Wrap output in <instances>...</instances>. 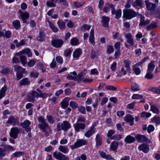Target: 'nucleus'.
I'll use <instances>...</instances> for the list:
<instances>
[{"label": "nucleus", "mask_w": 160, "mask_h": 160, "mask_svg": "<svg viewBox=\"0 0 160 160\" xmlns=\"http://www.w3.org/2000/svg\"><path fill=\"white\" fill-rule=\"evenodd\" d=\"M151 115V114L150 112H144L141 113V116L142 118H148Z\"/></svg>", "instance_id": "603ef678"}, {"label": "nucleus", "mask_w": 160, "mask_h": 160, "mask_svg": "<svg viewBox=\"0 0 160 160\" xmlns=\"http://www.w3.org/2000/svg\"><path fill=\"white\" fill-rule=\"evenodd\" d=\"M7 123L12 124L13 126L18 125L19 124L18 120L13 116L10 117L7 121Z\"/></svg>", "instance_id": "2eb2a0df"}, {"label": "nucleus", "mask_w": 160, "mask_h": 160, "mask_svg": "<svg viewBox=\"0 0 160 160\" xmlns=\"http://www.w3.org/2000/svg\"><path fill=\"white\" fill-rule=\"evenodd\" d=\"M14 69L17 72H20L23 73L25 71V69L22 67L18 65H15L14 66Z\"/></svg>", "instance_id": "473e14b6"}, {"label": "nucleus", "mask_w": 160, "mask_h": 160, "mask_svg": "<svg viewBox=\"0 0 160 160\" xmlns=\"http://www.w3.org/2000/svg\"><path fill=\"white\" fill-rule=\"evenodd\" d=\"M124 66L126 68L127 70L128 71H130L131 70V68L130 66V64L131 62L130 61L125 60L123 61Z\"/></svg>", "instance_id": "f704fd0d"}, {"label": "nucleus", "mask_w": 160, "mask_h": 160, "mask_svg": "<svg viewBox=\"0 0 160 160\" xmlns=\"http://www.w3.org/2000/svg\"><path fill=\"white\" fill-rule=\"evenodd\" d=\"M61 105L62 108L65 109L68 107V102L67 101L63 100L61 102Z\"/></svg>", "instance_id": "5fc2aeb1"}, {"label": "nucleus", "mask_w": 160, "mask_h": 160, "mask_svg": "<svg viewBox=\"0 0 160 160\" xmlns=\"http://www.w3.org/2000/svg\"><path fill=\"white\" fill-rule=\"evenodd\" d=\"M77 75V72L74 71L73 72H70L67 77V78L69 80H73L74 81L75 76Z\"/></svg>", "instance_id": "7c9ffc66"}, {"label": "nucleus", "mask_w": 160, "mask_h": 160, "mask_svg": "<svg viewBox=\"0 0 160 160\" xmlns=\"http://www.w3.org/2000/svg\"><path fill=\"white\" fill-rule=\"evenodd\" d=\"M114 49L112 46L108 45L107 46L106 50L108 54H110L113 52Z\"/></svg>", "instance_id": "09e8293b"}, {"label": "nucleus", "mask_w": 160, "mask_h": 160, "mask_svg": "<svg viewBox=\"0 0 160 160\" xmlns=\"http://www.w3.org/2000/svg\"><path fill=\"white\" fill-rule=\"evenodd\" d=\"M151 110L154 113L158 114L159 113V111L157 107L154 106H151Z\"/></svg>", "instance_id": "bf43d9fd"}, {"label": "nucleus", "mask_w": 160, "mask_h": 160, "mask_svg": "<svg viewBox=\"0 0 160 160\" xmlns=\"http://www.w3.org/2000/svg\"><path fill=\"white\" fill-rule=\"evenodd\" d=\"M91 28V26L90 25L87 24H84L82 27V29L83 31H84L85 30H88Z\"/></svg>", "instance_id": "774afa93"}, {"label": "nucleus", "mask_w": 160, "mask_h": 160, "mask_svg": "<svg viewBox=\"0 0 160 160\" xmlns=\"http://www.w3.org/2000/svg\"><path fill=\"white\" fill-rule=\"evenodd\" d=\"M27 100L30 102H33L35 98L33 96V95L32 92L31 93H29L27 96Z\"/></svg>", "instance_id": "a18cd8bd"}, {"label": "nucleus", "mask_w": 160, "mask_h": 160, "mask_svg": "<svg viewBox=\"0 0 160 160\" xmlns=\"http://www.w3.org/2000/svg\"><path fill=\"white\" fill-rule=\"evenodd\" d=\"M132 89L135 91L139 90L140 88L139 85L136 83L133 84L132 86Z\"/></svg>", "instance_id": "4d7b16f0"}, {"label": "nucleus", "mask_w": 160, "mask_h": 160, "mask_svg": "<svg viewBox=\"0 0 160 160\" xmlns=\"http://www.w3.org/2000/svg\"><path fill=\"white\" fill-rule=\"evenodd\" d=\"M71 127L70 123L67 121H63L62 123H58L56 130L60 131L62 130L66 131Z\"/></svg>", "instance_id": "f03ea898"}, {"label": "nucleus", "mask_w": 160, "mask_h": 160, "mask_svg": "<svg viewBox=\"0 0 160 160\" xmlns=\"http://www.w3.org/2000/svg\"><path fill=\"white\" fill-rule=\"evenodd\" d=\"M84 3V2H80L78 1L74 2L73 3V6L75 7L79 8L82 6Z\"/></svg>", "instance_id": "c03bdc74"}, {"label": "nucleus", "mask_w": 160, "mask_h": 160, "mask_svg": "<svg viewBox=\"0 0 160 160\" xmlns=\"http://www.w3.org/2000/svg\"><path fill=\"white\" fill-rule=\"evenodd\" d=\"M124 140L126 142L130 143L134 142L135 141V139L134 137L129 135L125 138Z\"/></svg>", "instance_id": "393cba45"}, {"label": "nucleus", "mask_w": 160, "mask_h": 160, "mask_svg": "<svg viewBox=\"0 0 160 160\" xmlns=\"http://www.w3.org/2000/svg\"><path fill=\"white\" fill-rule=\"evenodd\" d=\"M154 126L152 125H150L148 126L147 128V131L148 133H150L151 132L154 131Z\"/></svg>", "instance_id": "69168bd1"}, {"label": "nucleus", "mask_w": 160, "mask_h": 160, "mask_svg": "<svg viewBox=\"0 0 160 160\" xmlns=\"http://www.w3.org/2000/svg\"><path fill=\"white\" fill-rule=\"evenodd\" d=\"M30 83V81L28 78H24L19 81V84L20 86H27Z\"/></svg>", "instance_id": "b1692460"}, {"label": "nucleus", "mask_w": 160, "mask_h": 160, "mask_svg": "<svg viewBox=\"0 0 160 160\" xmlns=\"http://www.w3.org/2000/svg\"><path fill=\"white\" fill-rule=\"evenodd\" d=\"M99 153L102 158L107 160H115L111 155L106 154L105 152L103 151H99Z\"/></svg>", "instance_id": "a211bd4d"}, {"label": "nucleus", "mask_w": 160, "mask_h": 160, "mask_svg": "<svg viewBox=\"0 0 160 160\" xmlns=\"http://www.w3.org/2000/svg\"><path fill=\"white\" fill-rule=\"evenodd\" d=\"M48 22L49 24V25L50 28L52 30L53 32H57L58 31V29L56 27L53 25V24L50 21H48Z\"/></svg>", "instance_id": "49530a36"}, {"label": "nucleus", "mask_w": 160, "mask_h": 160, "mask_svg": "<svg viewBox=\"0 0 160 160\" xmlns=\"http://www.w3.org/2000/svg\"><path fill=\"white\" fill-rule=\"evenodd\" d=\"M96 147L97 148L99 147L102 144V138L99 134H97L95 138Z\"/></svg>", "instance_id": "aec40b11"}, {"label": "nucleus", "mask_w": 160, "mask_h": 160, "mask_svg": "<svg viewBox=\"0 0 160 160\" xmlns=\"http://www.w3.org/2000/svg\"><path fill=\"white\" fill-rule=\"evenodd\" d=\"M134 117L130 114H126L124 117V121L128 122H130L131 126H132L134 124Z\"/></svg>", "instance_id": "f3484780"}, {"label": "nucleus", "mask_w": 160, "mask_h": 160, "mask_svg": "<svg viewBox=\"0 0 160 160\" xmlns=\"http://www.w3.org/2000/svg\"><path fill=\"white\" fill-rule=\"evenodd\" d=\"M122 138V136L120 134H115L112 137H111V139L115 140H119Z\"/></svg>", "instance_id": "13d9d810"}, {"label": "nucleus", "mask_w": 160, "mask_h": 160, "mask_svg": "<svg viewBox=\"0 0 160 160\" xmlns=\"http://www.w3.org/2000/svg\"><path fill=\"white\" fill-rule=\"evenodd\" d=\"M158 26V23L157 22H152L147 27V29L148 30H150L152 29L156 28Z\"/></svg>", "instance_id": "72a5a7b5"}, {"label": "nucleus", "mask_w": 160, "mask_h": 160, "mask_svg": "<svg viewBox=\"0 0 160 160\" xmlns=\"http://www.w3.org/2000/svg\"><path fill=\"white\" fill-rule=\"evenodd\" d=\"M18 12L20 13V16L22 19L23 23H28L27 20H28L29 17V13L27 12H23L21 10H19Z\"/></svg>", "instance_id": "0eeeda50"}, {"label": "nucleus", "mask_w": 160, "mask_h": 160, "mask_svg": "<svg viewBox=\"0 0 160 160\" xmlns=\"http://www.w3.org/2000/svg\"><path fill=\"white\" fill-rule=\"evenodd\" d=\"M19 58L20 62L23 65H25L27 63L26 58L24 55H21L19 57Z\"/></svg>", "instance_id": "37998d69"}, {"label": "nucleus", "mask_w": 160, "mask_h": 160, "mask_svg": "<svg viewBox=\"0 0 160 160\" xmlns=\"http://www.w3.org/2000/svg\"><path fill=\"white\" fill-rule=\"evenodd\" d=\"M72 52V50L71 48L66 49L64 52V55L65 57H68L70 55Z\"/></svg>", "instance_id": "de8ad7c7"}, {"label": "nucleus", "mask_w": 160, "mask_h": 160, "mask_svg": "<svg viewBox=\"0 0 160 160\" xmlns=\"http://www.w3.org/2000/svg\"><path fill=\"white\" fill-rule=\"evenodd\" d=\"M70 43L72 46L77 45L79 44V40L76 37H74L71 39Z\"/></svg>", "instance_id": "ea45409f"}, {"label": "nucleus", "mask_w": 160, "mask_h": 160, "mask_svg": "<svg viewBox=\"0 0 160 160\" xmlns=\"http://www.w3.org/2000/svg\"><path fill=\"white\" fill-rule=\"evenodd\" d=\"M85 118L83 117L82 116H80L77 118V122H84L85 121Z\"/></svg>", "instance_id": "052dcab7"}, {"label": "nucleus", "mask_w": 160, "mask_h": 160, "mask_svg": "<svg viewBox=\"0 0 160 160\" xmlns=\"http://www.w3.org/2000/svg\"><path fill=\"white\" fill-rule=\"evenodd\" d=\"M148 90L152 91L158 94L160 93V90L156 88L150 87L148 88Z\"/></svg>", "instance_id": "864d4df0"}, {"label": "nucleus", "mask_w": 160, "mask_h": 160, "mask_svg": "<svg viewBox=\"0 0 160 160\" xmlns=\"http://www.w3.org/2000/svg\"><path fill=\"white\" fill-rule=\"evenodd\" d=\"M38 73L37 72H32L30 74V76L35 78H37L38 75Z\"/></svg>", "instance_id": "0e129e2a"}, {"label": "nucleus", "mask_w": 160, "mask_h": 160, "mask_svg": "<svg viewBox=\"0 0 160 160\" xmlns=\"http://www.w3.org/2000/svg\"><path fill=\"white\" fill-rule=\"evenodd\" d=\"M31 124V122L28 120H26L23 122L20 123V125L23 128L25 129V130L27 132H29L31 130L30 125Z\"/></svg>", "instance_id": "9d476101"}, {"label": "nucleus", "mask_w": 160, "mask_h": 160, "mask_svg": "<svg viewBox=\"0 0 160 160\" xmlns=\"http://www.w3.org/2000/svg\"><path fill=\"white\" fill-rule=\"evenodd\" d=\"M78 110L79 112L83 114H85L86 113L85 108L83 106H80L78 108Z\"/></svg>", "instance_id": "e2e57ef3"}, {"label": "nucleus", "mask_w": 160, "mask_h": 160, "mask_svg": "<svg viewBox=\"0 0 160 160\" xmlns=\"http://www.w3.org/2000/svg\"><path fill=\"white\" fill-rule=\"evenodd\" d=\"M59 28L62 30H64L65 29V22L62 20L60 19L57 22Z\"/></svg>", "instance_id": "bb28decb"}, {"label": "nucleus", "mask_w": 160, "mask_h": 160, "mask_svg": "<svg viewBox=\"0 0 160 160\" xmlns=\"http://www.w3.org/2000/svg\"><path fill=\"white\" fill-rule=\"evenodd\" d=\"M154 76V74L152 72L147 71V73L145 76V78L148 79H151L153 78Z\"/></svg>", "instance_id": "a19ab883"}, {"label": "nucleus", "mask_w": 160, "mask_h": 160, "mask_svg": "<svg viewBox=\"0 0 160 160\" xmlns=\"http://www.w3.org/2000/svg\"><path fill=\"white\" fill-rule=\"evenodd\" d=\"M46 118L50 124H53L55 121V118L51 115H47Z\"/></svg>", "instance_id": "4c0bfd02"}, {"label": "nucleus", "mask_w": 160, "mask_h": 160, "mask_svg": "<svg viewBox=\"0 0 160 160\" xmlns=\"http://www.w3.org/2000/svg\"><path fill=\"white\" fill-rule=\"evenodd\" d=\"M121 10L120 9H117V12L115 14V18L117 19L121 17Z\"/></svg>", "instance_id": "680f3d73"}, {"label": "nucleus", "mask_w": 160, "mask_h": 160, "mask_svg": "<svg viewBox=\"0 0 160 160\" xmlns=\"http://www.w3.org/2000/svg\"><path fill=\"white\" fill-rule=\"evenodd\" d=\"M138 149L142 151L145 153H148L149 151V148L147 145L144 143L139 145Z\"/></svg>", "instance_id": "412c9836"}, {"label": "nucleus", "mask_w": 160, "mask_h": 160, "mask_svg": "<svg viewBox=\"0 0 160 160\" xmlns=\"http://www.w3.org/2000/svg\"><path fill=\"white\" fill-rule=\"evenodd\" d=\"M11 72V71L9 68H5L2 69L1 71L0 72L2 74H9Z\"/></svg>", "instance_id": "8fccbe9b"}, {"label": "nucleus", "mask_w": 160, "mask_h": 160, "mask_svg": "<svg viewBox=\"0 0 160 160\" xmlns=\"http://www.w3.org/2000/svg\"><path fill=\"white\" fill-rule=\"evenodd\" d=\"M125 37L127 39V42L129 43L130 45L132 46L135 43L132 36L131 33L125 34Z\"/></svg>", "instance_id": "ddd939ff"}, {"label": "nucleus", "mask_w": 160, "mask_h": 160, "mask_svg": "<svg viewBox=\"0 0 160 160\" xmlns=\"http://www.w3.org/2000/svg\"><path fill=\"white\" fill-rule=\"evenodd\" d=\"M96 130V128L95 126L93 125H92L89 129L85 133V137L87 138H89L95 133Z\"/></svg>", "instance_id": "f8f14e48"}, {"label": "nucleus", "mask_w": 160, "mask_h": 160, "mask_svg": "<svg viewBox=\"0 0 160 160\" xmlns=\"http://www.w3.org/2000/svg\"><path fill=\"white\" fill-rule=\"evenodd\" d=\"M75 78L74 81H76L78 83H80L83 80L84 78V77H83L82 75H80L79 73L76 76H75Z\"/></svg>", "instance_id": "e433bc0d"}, {"label": "nucleus", "mask_w": 160, "mask_h": 160, "mask_svg": "<svg viewBox=\"0 0 160 160\" xmlns=\"http://www.w3.org/2000/svg\"><path fill=\"white\" fill-rule=\"evenodd\" d=\"M12 24L14 28L16 29H19L21 28L20 22L18 20H15L12 22Z\"/></svg>", "instance_id": "2f4dec72"}, {"label": "nucleus", "mask_w": 160, "mask_h": 160, "mask_svg": "<svg viewBox=\"0 0 160 160\" xmlns=\"http://www.w3.org/2000/svg\"><path fill=\"white\" fill-rule=\"evenodd\" d=\"M139 13L131 9H127L123 11L122 17L126 19H131L137 17Z\"/></svg>", "instance_id": "f257e3e1"}, {"label": "nucleus", "mask_w": 160, "mask_h": 160, "mask_svg": "<svg viewBox=\"0 0 160 160\" xmlns=\"http://www.w3.org/2000/svg\"><path fill=\"white\" fill-rule=\"evenodd\" d=\"M88 142L86 140L79 139L74 143L73 145L70 146L71 149H74L82 145H87Z\"/></svg>", "instance_id": "7ed1b4c3"}, {"label": "nucleus", "mask_w": 160, "mask_h": 160, "mask_svg": "<svg viewBox=\"0 0 160 160\" xmlns=\"http://www.w3.org/2000/svg\"><path fill=\"white\" fill-rule=\"evenodd\" d=\"M136 139L138 142H147L149 140L144 135L141 134H137L136 136Z\"/></svg>", "instance_id": "6ab92c4d"}, {"label": "nucleus", "mask_w": 160, "mask_h": 160, "mask_svg": "<svg viewBox=\"0 0 160 160\" xmlns=\"http://www.w3.org/2000/svg\"><path fill=\"white\" fill-rule=\"evenodd\" d=\"M82 53V50L80 48L76 49L73 53V56L74 58H76L77 59L80 56Z\"/></svg>", "instance_id": "a878e982"}, {"label": "nucleus", "mask_w": 160, "mask_h": 160, "mask_svg": "<svg viewBox=\"0 0 160 160\" xmlns=\"http://www.w3.org/2000/svg\"><path fill=\"white\" fill-rule=\"evenodd\" d=\"M7 87L4 86L0 91V99L4 97L5 95V92L6 91Z\"/></svg>", "instance_id": "58836bf2"}, {"label": "nucleus", "mask_w": 160, "mask_h": 160, "mask_svg": "<svg viewBox=\"0 0 160 160\" xmlns=\"http://www.w3.org/2000/svg\"><path fill=\"white\" fill-rule=\"evenodd\" d=\"M46 34L45 32L43 31H40L39 34L37 37V40L40 42H43L44 40Z\"/></svg>", "instance_id": "5701e85b"}, {"label": "nucleus", "mask_w": 160, "mask_h": 160, "mask_svg": "<svg viewBox=\"0 0 160 160\" xmlns=\"http://www.w3.org/2000/svg\"><path fill=\"white\" fill-rule=\"evenodd\" d=\"M139 15L140 16V19L139 25L140 26H146L150 23V21L149 20L147 19L145 20V17L144 16L141 14H140Z\"/></svg>", "instance_id": "4468645a"}, {"label": "nucleus", "mask_w": 160, "mask_h": 160, "mask_svg": "<svg viewBox=\"0 0 160 160\" xmlns=\"http://www.w3.org/2000/svg\"><path fill=\"white\" fill-rule=\"evenodd\" d=\"M143 98V96L141 95L138 94H134L132 96V99H142Z\"/></svg>", "instance_id": "6e6d98bb"}, {"label": "nucleus", "mask_w": 160, "mask_h": 160, "mask_svg": "<svg viewBox=\"0 0 160 160\" xmlns=\"http://www.w3.org/2000/svg\"><path fill=\"white\" fill-rule=\"evenodd\" d=\"M20 132V130L17 127H14L11 128L9 133L10 137L13 139H16Z\"/></svg>", "instance_id": "20e7f679"}, {"label": "nucleus", "mask_w": 160, "mask_h": 160, "mask_svg": "<svg viewBox=\"0 0 160 160\" xmlns=\"http://www.w3.org/2000/svg\"><path fill=\"white\" fill-rule=\"evenodd\" d=\"M110 18L107 16H102V17L101 22L103 26L105 28H108V23Z\"/></svg>", "instance_id": "dca6fc26"}, {"label": "nucleus", "mask_w": 160, "mask_h": 160, "mask_svg": "<svg viewBox=\"0 0 160 160\" xmlns=\"http://www.w3.org/2000/svg\"><path fill=\"white\" fill-rule=\"evenodd\" d=\"M146 7L147 10L153 12L155 11L156 8V5L155 4L151 3L148 0H145Z\"/></svg>", "instance_id": "9b49d317"}, {"label": "nucleus", "mask_w": 160, "mask_h": 160, "mask_svg": "<svg viewBox=\"0 0 160 160\" xmlns=\"http://www.w3.org/2000/svg\"><path fill=\"white\" fill-rule=\"evenodd\" d=\"M58 150L60 151L65 154L68 153L69 151L68 147L65 146H60L58 147Z\"/></svg>", "instance_id": "cd10ccee"}, {"label": "nucleus", "mask_w": 160, "mask_h": 160, "mask_svg": "<svg viewBox=\"0 0 160 160\" xmlns=\"http://www.w3.org/2000/svg\"><path fill=\"white\" fill-rule=\"evenodd\" d=\"M132 6L134 7L138 6L140 7H142V2L141 0H137L133 3Z\"/></svg>", "instance_id": "79ce46f5"}, {"label": "nucleus", "mask_w": 160, "mask_h": 160, "mask_svg": "<svg viewBox=\"0 0 160 160\" xmlns=\"http://www.w3.org/2000/svg\"><path fill=\"white\" fill-rule=\"evenodd\" d=\"M118 147V143L115 141H113L110 146V150L114 151L116 150Z\"/></svg>", "instance_id": "c9c22d12"}, {"label": "nucleus", "mask_w": 160, "mask_h": 160, "mask_svg": "<svg viewBox=\"0 0 160 160\" xmlns=\"http://www.w3.org/2000/svg\"><path fill=\"white\" fill-rule=\"evenodd\" d=\"M41 129L44 132L45 135L46 137L48 136L49 135L50 133L52 132L51 128L49 126Z\"/></svg>", "instance_id": "c85d7f7f"}, {"label": "nucleus", "mask_w": 160, "mask_h": 160, "mask_svg": "<svg viewBox=\"0 0 160 160\" xmlns=\"http://www.w3.org/2000/svg\"><path fill=\"white\" fill-rule=\"evenodd\" d=\"M70 106L72 108L75 109L78 107V104L73 101H71L69 102Z\"/></svg>", "instance_id": "3c124183"}, {"label": "nucleus", "mask_w": 160, "mask_h": 160, "mask_svg": "<svg viewBox=\"0 0 160 160\" xmlns=\"http://www.w3.org/2000/svg\"><path fill=\"white\" fill-rule=\"evenodd\" d=\"M53 156L56 159L58 160H68L69 158L65 155L60 152L56 151L53 153Z\"/></svg>", "instance_id": "423d86ee"}, {"label": "nucleus", "mask_w": 160, "mask_h": 160, "mask_svg": "<svg viewBox=\"0 0 160 160\" xmlns=\"http://www.w3.org/2000/svg\"><path fill=\"white\" fill-rule=\"evenodd\" d=\"M46 4L48 6L51 7H55L56 6L53 2L50 1H47Z\"/></svg>", "instance_id": "338daca9"}, {"label": "nucleus", "mask_w": 160, "mask_h": 160, "mask_svg": "<svg viewBox=\"0 0 160 160\" xmlns=\"http://www.w3.org/2000/svg\"><path fill=\"white\" fill-rule=\"evenodd\" d=\"M75 131L76 133L78 132L80 130H82L85 129L86 125L83 123L77 122L73 125Z\"/></svg>", "instance_id": "1a4fd4ad"}, {"label": "nucleus", "mask_w": 160, "mask_h": 160, "mask_svg": "<svg viewBox=\"0 0 160 160\" xmlns=\"http://www.w3.org/2000/svg\"><path fill=\"white\" fill-rule=\"evenodd\" d=\"M154 63V62L153 61H152L150 63H149L148 66L147 71L152 72H153L155 67Z\"/></svg>", "instance_id": "c756f323"}, {"label": "nucleus", "mask_w": 160, "mask_h": 160, "mask_svg": "<svg viewBox=\"0 0 160 160\" xmlns=\"http://www.w3.org/2000/svg\"><path fill=\"white\" fill-rule=\"evenodd\" d=\"M38 120L39 122L38 126L40 129H43L49 126L48 124L45 122V120L43 117H39L38 118Z\"/></svg>", "instance_id": "39448f33"}, {"label": "nucleus", "mask_w": 160, "mask_h": 160, "mask_svg": "<svg viewBox=\"0 0 160 160\" xmlns=\"http://www.w3.org/2000/svg\"><path fill=\"white\" fill-rule=\"evenodd\" d=\"M63 40L61 39H54L51 41L52 45L56 48H60L63 44Z\"/></svg>", "instance_id": "6e6552de"}, {"label": "nucleus", "mask_w": 160, "mask_h": 160, "mask_svg": "<svg viewBox=\"0 0 160 160\" xmlns=\"http://www.w3.org/2000/svg\"><path fill=\"white\" fill-rule=\"evenodd\" d=\"M89 41L93 46L95 45V42L94 38V29L93 28H92L91 30L90 36L89 37Z\"/></svg>", "instance_id": "4be33fe9"}]
</instances>
